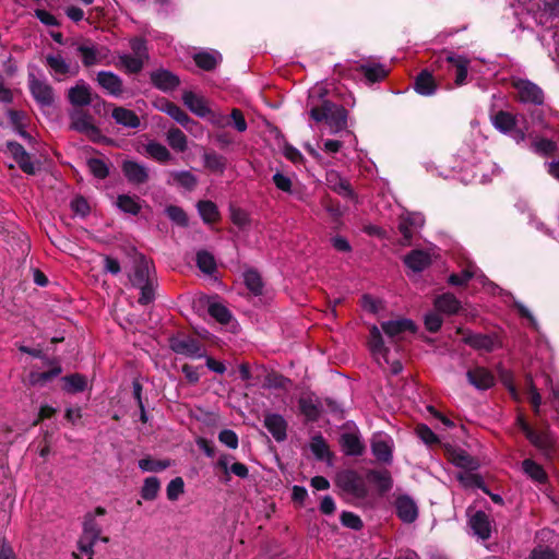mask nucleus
I'll return each mask as SVG.
<instances>
[{
    "instance_id": "1",
    "label": "nucleus",
    "mask_w": 559,
    "mask_h": 559,
    "mask_svg": "<svg viewBox=\"0 0 559 559\" xmlns=\"http://www.w3.org/2000/svg\"><path fill=\"white\" fill-rule=\"evenodd\" d=\"M309 114L316 122L324 121L331 133H338L347 128V109L332 100L324 99L321 105L312 107Z\"/></svg>"
},
{
    "instance_id": "2",
    "label": "nucleus",
    "mask_w": 559,
    "mask_h": 559,
    "mask_svg": "<svg viewBox=\"0 0 559 559\" xmlns=\"http://www.w3.org/2000/svg\"><path fill=\"white\" fill-rule=\"evenodd\" d=\"M335 485L343 492L354 498L365 499L368 496L366 481L355 469L347 468L337 472Z\"/></svg>"
},
{
    "instance_id": "3",
    "label": "nucleus",
    "mask_w": 559,
    "mask_h": 559,
    "mask_svg": "<svg viewBox=\"0 0 559 559\" xmlns=\"http://www.w3.org/2000/svg\"><path fill=\"white\" fill-rule=\"evenodd\" d=\"M511 86L516 91L515 99L522 104L540 106L544 104V91L527 79H513Z\"/></svg>"
},
{
    "instance_id": "4",
    "label": "nucleus",
    "mask_w": 559,
    "mask_h": 559,
    "mask_svg": "<svg viewBox=\"0 0 559 559\" xmlns=\"http://www.w3.org/2000/svg\"><path fill=\"white\" fill-rule=\"evenodd\" d=\"M456 332L462 334L464 344L476 350L491 353L496 347L501 346L499 337L496 334L474 333L462 328H459Z\"/></svg>"
},
{
    "instance_id": "5",
    "label": "nucleus",
    "mask_w": 559,
    "mask_h": 559,
    "mask_svg": "<svg viewBox=\"0 0 559 559\" xmlns=\"http://www.w3.org/2000/svg\"><path fill=\"white\" fill-rule=\"evenodd\" d=\"M131 251L134 253V273L131 277L132 285H144V283L156 280L153 261L147 259L143 253L138 252L134 247L131 248Z\"/></svg>"
},
{
    "instance_id": "6",
    "label": "nucleus",
    "mask_w": 559,
    "mask_h": 559,
    "mask_svg": "<svg viewBox=\"0 0 559 559\" xmlns=\"http://www.w3.org/2000/svg\"><path fill=\"white\" fill-rule=\"evenodd\" d=\"M31 95L40 107H51L55 104V90L47 82L38 80L35 74H28Z\"/></svg>"
},
{
    "instance_id": "7",
    "label": "nucleus",
    "mask_w": 559,
    "mask_h": 559,
    "mask_svg": "<svg viewBox=\"0 0 559 559\" xmlns=\"http://www.w3.org/2000/svg\"><path fill=\"white\" fill-rule=\"evenodd\" d=\"M169 347L178 355H185L191 358H200L203 356L201 353V343L188 335H177L169 338Z\"/></svg>"
},
{
    "instance_id": "8",
    "label": "nucleus",
    "mask_w": 559,
    "mask_h": 559,
    "mask_svg": "<svg viewBox=\"0 0 559 559\" xmlns=\"http://www.w3.org/2000/svg\"><path fill=\"white\" fill-rule=\"evenodd\" d=\"M70 129L86 134L93 141L100 135L99 128L93 122V117L87 111L74 110L70 114Z\"/></svg>"
},
{
    "instance_id": "9",
    "label": "nucleus",
    "mask_w": 559,
    "mask_h": 559,
    "mask_svg": "<svg viewBox=\"0 0 559 559\" xmlns=\"http://www.w3.org/2000/svg\"><path fill=\"white\" fill-rule=\"evenodd\" d=\"M8 152L11 154L14 162L19 165L20 169L26 175L34 176L37 173L35 164L32 162L31 154L24 146L16 141H8L5 143Z\"/></svg>"
},
{
    "instance_id": "10",
    "label": "nucleus",
    "mask_w": 559,
    "mask_h": 559,
    "mask_svg": "<svg viewBox=\"0 0 559 559\" xmlns=\"http://www.w3.org/2000/svg\"><path fill=\"white\" fill-rule=\"evenodd\" d=\"M121 171L127 181L133 186L144 185L150 179L147 167L132 159H124L122 162Z\"/></svg>"
},
{
    "instance_id": "11",
    "label": "nucleus",
    "mask_w": 559,
    "mask_h": 559,
    "mask_svg": "<svg viewBox=\"0 0 559 559\" xmlns=\"http://www.w3.org/2000/svg\"><path fill=\"white\" fill-rule=\"evenodd\" d=\"M445 456L453 465L466 471L472 472L479 467V462L477 459L468 454L467 451L452 447L450 444L445 447Z\"/></svg>"
},
{
    "instance_id": "12",
    "label": "nucleus",
    "mask_w": 559,
    "mask_h": 559,
    "mask_svg": "<svg viewBox=\"0 0 559 559\" xmlns=\"http://www.w3.org/2000/svg\"><path fill=\"white\" fill-rule=\"evenodd\" d=\"M526 439L547 456H551L556 452V440L548 427L542 430L533 428L532 435L528 433Z\"/></svg>"
},
{
    "instance_id": "13",
    "label": "nucleus",
    "mask_w": 559,
    "mask_h": 559,
    "mask_svg": "<svg viewBox=\"0 0 559 559\" xmlns=\"http://www.w3.org/2000/svg\"><path fill=\"white\" fill-rule=\"evenodd\" d=\"M381 329L384 334L391 338H402V335L405 332L416 333L417 326L415 322L411 319L401 318L397 320H389L381 323Z\"/></svg>"
},
{
    "instance_id": "14",
    "label": "nucleus",
    "mask_w": 559,
    "mask_h": 559,
    "mask_svg": "<svg viewBox=\"0 0 559 559\" xmlns=\"http://www.w3.org/2000/svg\"><path fill=\"white\" fill-rule=\"evenodd\" d=\"M395 512L397 518L406 523L412 524L418 518V507L414 499L408 495H400L395 500Z\"/></svg>"
},
{
    "instance_id": "15",
    "label": "nucleus",
    "mask_w": 559,
    "mask_h": 559,
    "mask_svg": "<svg viewBox=\"0 0 559 559\" xmlns=\"http://www.w3.org/2000/svg\"><path fill=\"white\" fill-rule=\"evenodd\" d=\"M466 378L471 385L480 391L488 390L496 383L493 373L489 369L480 366L468 369Z\"/></svg>"
},
{
    "instance_id": "16",
    "label": "nucleus",
    "mask_w": 559,
    "mask_h": 559,
    "mask_svg": "<svg viewBox=\"0 0 559 559\" xmlns=\"http://www.w3.org/2000/svg\"><path fill=\"white\" fill-rule=\"evenodd\" d=\"M263 425L275 441L283 442L287 439L288 424L282 415L276 413H266L264 415Z\"/></svg>"
},
{
    "instance_id": "17",
    "label": "nucleus",
    "mask_w": 559,
    "mask_h": 559,
    "mask_svg": "<svg viewBox=\"0 0 559 559\" xmlns=\"http://www.w3.org/2000/svg\"><path fill=\"white\" fill-rule=\"evenodd\" d=\"M68 99L74 107H84L94 103L91 87L83 80L68 90Z\"/></svg>"
},
{
    "instance_id": "18",
    "label": "nucleus",
    "mask_w": 559,
    "mask_h": 559,
    "mask_svg": "<svg viewBox=\"0 0 559 559\" xmlns=\"http://www.w3.org/2000/svg\"><path fill=\"white\" fill-rule=\"evenodd\" d=\"M151 82L156 88L163 92H170L179 86L180 79L175 73L160 69L151 73Z\"/></svg>"
},
{
    "instance_id": "19",
    "label": "nucleus",
    "mask_w": 559,
    "mask_h": 559,
    "mask_svg": "<svg viewBox=\"0 0 559 559\" xmlns=\"http://www.w3.org/2000/svg\"><path fill=\"white\" fill-rule=\"evenodd\" d=\"M414 91L421 96H431L438 90V83L428 69H423L415 78Z\"/></svg>"
},
{
    "instance_id": "20",
    "label": "nucleus",
    "mask_w": 559,
    "mask_h": 559,
    "mask_svg": "<svg viewBox=\"0 0 559 559\" xmlns=\"http://www.w3.org/2000/svg\"><path fill=\"white\" fill-rule=\"evenodd\" d=\"M338 442L342 451L347 456H360L366 451V447L361 442L360 437L354 432L342 433Z\"/></svg>"
},
{
    "instance_id": "21",
    "label": "nucleus",
    "mask_w": 559,
    "mask_h": 559,
    "mask_svg": "<svg viewBox=\"0 0 559 559\" xmlns=\"http://www.w3.org/2000/svg\"><path fill=\"white\" fill-rule=\"evenodd\" d=\"M96 81L110 95L120 96L123 92L122 80L111 71H99Z\"/></svg>"
},
{
    "instance_id": "22",
    "label": "nucleus",
    "mask_w": 559,
    "mask_h": 559,
    "mask_svg": "<svg viewBox=\"0 0 559 559\" xmlns=\"http://www.w3.org/2000/svg\"><path fill=\"white\" fill-rule=\"evenodd\" d=\"M469 526L474 534L480 539L487 540L491 536V525L489 516L481 510L476 511L469 519Z\"/></svg>"
},
{
    "instance_id": "23",
    "label": "nucleus",
    "mask_w": 559,
    "mask_h": 559,
    "mask_svg": "<svg viewBox=\"0 0 559 559\" xmlns=\"http://www.w3.org/2000/svg\"><path fill=\"white\" fill-rule=\"evenodd\" d=\"M445 60L455 69V85L462 86L466 84L469 60L464 56H455L451 52L445 53Z\"/></svg>"
},
{
    "instance_id": "24",
    "label": "nucleus",
    "mask_w": 559,
    "mask_h": 559,
    "mask_svg": "<svg viewBox=\"0 0 559 559\" xmlns=\"http://www.w3.org/2000/svg\"><path fill=\"white\" fill-rule=\"evenodd\" d=\"M160 109L187 130H191L192 126L198 124V122L191 119L182 108L170 100H164Z\"/></svg>"
},
{
    "instance_id": "25",
    "label": "nucleus",
    "mask_w": 559,
    "mask_h": 559,
    "mask_svg": "<svg viewBox=\"0 0 559 559\" xmlns=\"http://www.w3.org/2000/svg\"><path fill=\"white\" fill-rule=\"evenodd\" d=\"M366 478L377 487L381 495L386 493L393 487V479L388 469H369L366 474Z\"/></svg>"
},
{
    "instance_id": "26",
    "label": "nucleus",
    "mask_w": 559,
    "mask_h": 559,
    "mask_svg": "<svg viewBox=\"0 0 559 559\" xmlns=\"http://www.w3.org/2000/svg\"><path fill=\"white\" fill-rule=\"evenodd\" d=\"M433 306L437 311L448 316L456 314L462 308L461 301L452 293L437 296Z\"/></svg>"
},
{
    "instance_id": "27",
    "label": "nucleus",
    "mask_w": 559,
    "mask_h": 559,
    "mask_svg": "<svg viewBox=\"0 0 559 559\" xmlns=\"http://www.w3.org/2000/svg\"><path fill=\"white\" fill-rule=\"evenodd\" d=\"M182 102L198 117L204 118L211 114L206 100L202 96H198L191 91H186L182 94Z\"/></svg>"
},
{
    "instance_id": "28",
    "label": "nucleus",
    "mask_w": 559,
    "mask_h": 559,
    "mask_svg": "<svg viewBox=\"0 0 559 559\" xmlns=\"http://www.w3.org/2000/svg\"><path fill=\"white\" fill-rule=\"evenodd\" d=\"M371 452L377 461L391 464L393 460V450L389 440L383 437H374L371 440Z\"/></svg>"
},
{
    "instance_id": "29",
    "label": "nucleus",
    "mask_w": 559,
    "mask_h": 559,
    "mask_svg": "<svg viewBox=\"0 0 559 559\" xmlns=\"http://www.w3.org/2000/svg\"><path fill=\"white\" fill-rule=\"evenodd\" d=\"M111 117L115 119L116 123L127 128L135 129L139 128L141 123L139 116L133 110L121 106L114 107Z\"/></svg>"
},
{
    "instance_id": "30",
    "label": "nucleus",
    "mask_w": 559,
    "mask_h": 559,
    "mask_svg": "<svg viewBox=\"0 0 559 559\" xmlns=\"http://www.w3.org/2000/svg\"><path fill=\"white\" fill-rule=\"evenodd\" d=\"M404 263L414 272H421L430 265L431 259L424 250H412L404 257Z\"/></svg>"
},
{
    "instance_id": "31",
    "label": "nucleus",
    "mask_w": 559,
    "mask_h": 559,
    "mask_svg": "<svg viewBox=\"0 0 559 559\" xmlns=\"http://www.w3.org/2000/svg\"><path fill=\"white\" fill-rule=\"evenodd\" d=\"M493 127L502 133H510L516 127V116L506 111L499 110L491 116Z\"/></svg>"
},
{
    "instance_id": "32",
    "label": "nucleus",
    "mask_w": 559,
    "mask_h": 559,
    "mask_svg": "<svg viewBox=\"0 0 559 559\" xmlns=\"http://www.w3.org/2000/svg\"><path fill=\"white\" fill-rule=\"evenodd\" d=\"M62 390L69 394L84 392L87 389V379L81 373H72L62 378Z\"/></svg>"
},
{
    "instance_id": "33",
    "label": "nucleus",
    "mask_w": 559,
    "mask_h": 559,
    "mask_svg": "<svg viewBox=\"0 0 559 559\" xmlns=\"http://www.w3.org/2000/svg\"><path fill=\"white\" fill-rule=\"evenodd\" d=\"M197 209L205 224L216 223L221 218L218 207L213 201L201 200L197 203Z\"/></svg>"
},
{
    "instance_id": "34",
    "label": "nucleus",
    "mask_w": 559,
    "mask_h": 559,
    "mask_svg": "<svg viewBox=\"0 0 559 559\" xmlns=\"http://www.w3.org/2000/svg\"><path fill=\"white\" fill-rule=\"evenodd\" d=\"M116 206L123 213L136 216L142 205L140 198L136 195L119 194L116 200Z\"/></svg>"
},
{
    "instance_id": "35",
    "label": "nucleus",
    "mask_w": 559,
    "mask_h": 559,
    "mask_svg": "<svg viewBox=\"0 0 559 559\" xmlns=\"http://www.w3.org/2000/svg\"><path fill=\"white\" fill-rule=\"evenodd\" d=\"M368 345L372 354L381 355L388 361L389 348L384 345L381 331L376 325L370 328Z\"/></svg>"
},
{
    "instance_id": "36",
    "label": "nucleus",
    "mask_w": 559,
    "mask_h": 559,
    "mask_svg": "<svg viewBox=\"0 0 559 559\" xmlns=\"http://www.w3.org/2000/svg\"><path fill=\"white\" fill-rule=\"evenodd\" d=\"M523 472L534 481L545 484L548 480V475L544 467L532 459H525L522 462Z\"/></svg>"
},
{
    "instance_id": "37",
    "label": "nucleus",
    "mask_w": 559,
    "mask_h": 559,
    "mask_svg": "<svg viewBox=\"0 0 559 559\" xmlns=\"http://www.w3.org/2000/svg\"><path fill=\"white\" fill-rule=\"evenodd\" d=\"M310 450L319 461L331 460L333 457V453L330 451L328 442L320 433L312 437Z\"/></svg>"
},
{
    "instance_id": "38",
    "label": "nucleus",
    "mask_w": 559,
    "mask_h": 559,
    "mask_svg": "<svg viewBox=\"0 0 559 559\" xmlns=\"http://www.w3.org/2000/svg\"><path fill=\"white\" fill-rule=\"evenodd\" d=\"M243 281L246 287L250 290L254 296H260L263 293V281L260 273L254 269H249L243 273Z\"/></svg>"
},
{
    "instance_id": "39",
    "label": "nucleus",
    "mask_w": 559,
    "mask_h": 559,
    "mask_svg": "<svg viewBox=\"0 0 559 559\" xmlns=\"http://www.w3.org/2000/svg\"><path fill=\"white\" fill-rule=\"evenodd\" d=\"M357 70L371 83L380 82L388 75V71L380 63L360 64Z\"/></svg>"
},
{
    "instance_id": "40",
    "label": "nucleus",
    "mask_w": 559,
    "mask_h": 559,
    "mask_svg": "<svg viewBox=\"0 0 559 559\" xmlns=\"http://www.w3.org/2000/svg\"><path fill=\"white\" fill-rule=\"evenodd\" d=\"M203 160L206 169L217 174H223L227 165V159L216 152L204 153Z\"/></svg>"
},
{
    "instance_id": "41",
    "label": "nucleus",
    "mask_w": 559,
    "mask_h": 559,
    "mask_svg": "<svg viewBox=\"0 0 559 559\" xmlns=\"http://www.w3.org/2000/svg\"><path fill=\"white\" fill-rule=\"evenodd\" d=\"M335 177V182L332 179H329L330 188L333 192L337 193L343 198H347L350 200H357V194L353 190L348 180L338 177L337 175H333Z\"/></svg>"
},
{
    "instance_id": "42",
    "label": "nucleus",
    "mask_w": 559,
    "mask_h": 559,
    "mask_svg": "<svg viewBox=\"0 0 559 559\" xmlns=\"http://www.w3.org/2000/svg\"><path fill=\"white\" fill-rule=\"evenodd\" d=\"M170 177L173 182L185 188L188 191H193L198 186V178L188 170L171 171Z\"/></svg>"
},
{
    "instance_id": "43",
    "label": "nucleus",
    "mask_w": 559,
    "mask_h": 559,
    "mask_svg": "<svg viewBox=\"0 0 559 559\" xmlns=\"http://www.w3.org/2000/svg\"><path fill=\"white\" fill-rule=\"evenodd\" d=\"M498 376H499V379H500L501 383L503 384V386L509 391L511 397L514 401L520 402L521 395L515 385L513 372L503 367H499Z\"/></svg>"
},
{
    "instance_id": "44",
    "label": "nucleus",
    "mask_w": 559,
    "mask_h": 559,
    "mask_svg": "<svg viewBox=\"0 0 559 559\" xmlns=\"http://www.w3.org/2000/svg\"><path fill=\"white\" fill-rule=\"evenodd\" d=\"M159 490V479L155 476H150L144 479L140 495L143 500L153 501L157 498Z\"/></svg>"
},
{
    "instance_id": "45",
    "label": "nucleus",
    "mask_w": 559,
    "mask_h": 559,
    "mask_svg": "<svg viewBox=\"0 0 559 559\" xmlns=\"http://www.w3.org/2000/svg\"><path fill=\"white\" fill-rule=\"evenodd\" d=\"M100 534L102 526L97 523L94 514L92 512L86 513L83 521L82 536L85 538H92V540H98Z\"/></svg>"
},
{
    "instance_id": "46",
    "label": "nucleus",
    "mask_w": 559,
    "mask_h": 559,
    "mask_svg": "<svg viewBox=\"0 0 559 559\" xmlns=\"http://www.w3.org/2000/svg\"><path fill=\"white\" fill-rule=\"evenodd\" d=\"M62 372V367L58 361L53 362V366L43 372H32L31 381L33 384L45 385L47 382L51 381L53 378L58 377Z\"/></svg>"
},
{
    "instance_id": "47",
    "label": "nucleus",
    "mask_w": 559,
    "mask_h": 559,
    "mask_svg": "<svg viewBox=\"0 0 559 559\" xmlns=\"http://www.w3.org/2000/svg\"><path fill=\"white\" fill-rule=\"evenodd\" d=\"M197 266L205 274H213L216 271V262L214 255L206 251L200 250L195 258Z\"/></svg>"
},
{
    "instance_id": "48",
    "label": "nucleus",
    "mask_w": 559,
    "mask_h": 559,
    "mask_svg": "<svg viewBox=\"0 0 559 559\" xmlns=\"http://www.w3.org/2000/svg\"><path fill=\"white\" fill-rule=\"evenodd\" d=\"M532 148L536 154L542 156H551L557 152L558 145L552 140L546 138H536L532 142Z\"/></svg>"
},
{
    "instance_id": "49",
    "label": "nucleus",
    "mask_w": 559,
    "mask_h": 559,
    "mask_svg": "<svg viewBox=\"0 0 559 559\" xmlns=\"http://www.w3.org/2000/svg\"><path fill=\"white\" fill-rule=\"evenodd\" d=\"M167 141L171 148L177 152L187 150V136L179 128H170L167 132Z\"/></svg>"
},
{
    "instance_id": "50",
    "label": "nucleus",
    "mask_w": 559,
    "mask_h": 559,
    "mask_svg": "<svg viewBox=\"0 0 559 559\" xmlns=\"http://www.w3.org/2000/svg\"><path fill=\"white\" fill-rule=\"evenodd\" d=\"M91 174L97 179H106L109 176V166L102 158L91 157L86 160Z\"/></svg>"
},
{
    "instance_id": "51",
    "label": "nucleus",
    "mask_w": 559,
    "mask_h": 559,
    "mask_svg": "<svg viewBox=\"0 0 559 559\" xmlns=\"http://www.w3.org/2000/svg\"><path fill=\"white\" fill-rule=\"evenodd\" d=\"M170 466V461L168 460H156L152 456L143 457L139 461V467L143 472H154L158 473L165 471Z\"/></svg>"
},
{
    "instance_id": "52",
    "label": "nucleus",
    "mask_w": 559,
    "mask_h": 559,
    "mask_svg": "<svg viewBox=\"0 0 559 559\" xmlns=\"http://www.w3.org/2000/svg\"><path fill=\"white\" fill-rule=\"evenodd\" d=\"M207 312L221 324H227L231 320V312L221 302H211Z\"/></svg>"
},
{
    "instance_id": "53",
    "label": "nucleus",
    "mask_w": 559,
    "mask_h": 559,
    "mask_svg": "<svg viewBox=\"0 0 559 559\" xmlns=\"http://www.w3.org/2000/svg\"><path fill=\"white\" fill-rule=\"evenodd\" d=\"M146 153L155 160L164 164L171 157L168 148L158 142H150L146 145Z\"/></svg>"
},
{
    "instance_id": "54",
    "label": "nucleus",
    "mask_w": 559,
    "mask_h": 559,
    "mask_svg": "<svg viewBox=\"0 0 559 559\" xmlns=\"http://www.w3.org/2000/svg\"><path fill=\"white\" fill-rule=\"evenodd\" d=\"M193 60L200 69L207 72L213 71L218 63L215 55L207 51L194 53Z\"/></svg>"
},
{
    "instance_id": "55",
    "label": "nucleus",
    "mask_w": 559,
    "mask_h": 559,
    "mask_svg": "<svg viewBox=\"0 0 559 559\" xmlns=\"http://www.w3.org/2000/svg\"><path fill=\"white\" fill-rule=\"evenodd\" d=\"M397 229L403 236L402 240L400 241L402 246H411L414 235V228H413V218L412 216L401 217Z\"/></svg>"
},
{
    "instance_id": "56",
    "label": "nucleus",
    "mask_w": 559,
    "mask_h": 559,
    "mask_svg": "<svg viewBox=\"0 0 559 559\" xmlns=\"http://www.w3.org/2000/svg\"><path fill=\"white\" fill-rule=\"evenodd\" d=\"M157 286V280H154L148 283H144V285H136L135 287L140 289V297L138 302L142 306H146L155 300V289Z\"/></svg>"
},
{
    "instance_id": "57",
    "label": "nucleus",
    "mask_w": 559,
    "mask_h": 559,
    "mask_svg": "<svg viewBox=\"0 0 559 559\" xmlns=\"http://www.w3.org/2000/svg\"><path fill=\"white\" fill-rule=\"evenodd\" d=\"M474 265H468L461 273H452L448 277V284L452 286H466L474 277Z\"/></svg>"
},
{
    "instance_id": "58",
    "label": "nucleus",
    "mask_w": 559,
    "mask_h": 559,
    "mask_svg": "<svg viewBox=\"0 0 559 559\" xmlns=\"http://www.w3.org/2000/svg\"><path fill=\"white\" fill-rule=\"evenodd\" d=\"M457 479L465 486V487H475L480 489L484 493H489V488L485 484L483 477L479 474H460L457 476Z\"/></svg>"
},
{
    "instance_id": "59",
    "label": "nucleus",
    "mask_w": 559,
    "mask_h": 559,
    "mask_svg": "<svg viewBox=\"0 0 559 559\" xmlns=\"http://www.w3.org/2000/svg\"><path fill=\"white\" fill-rule=\"evenodd\" d=\"M168 218L180 227H187L189 225V218L182 207L178 205H168L165 209Z\"/></svg>"
},
{
    "instance_id": "60",
    "label": "nucleus",
    "mask_w": 559,
    "mask_h": 559,
    "mask_svg": "<svg viewBox=\"0 0 559 559\" xmlns=\"http://www.w3.org/2000/svg\"><path fill=\"white\" fill-rule=\"evenodd\" d=\"M119 62L129 73H139L144 66V59L131 55L120 56Z\"/></svg>"
},
{
    "instance_id": "61",
    "label": "nucleus",
    "mask_w": 559,
    "mask_h": 559,
    "mask_svg": "<svg viewBox=\"0 0 559 559\" xmlns=\"http://www.w3.org/2000/svg\"><path fill=\"white\" fill-rule=\"evenodd\" d=\"M185 492V481L182 477L178 476L173 478L166 488L167 499L176 501Z\"/></svg>"
},
{
    "instance_id": "62",
    "label": "nucleus",
    "mask_w": 559,
    "mask_h": 559,
    "mask_svg": "<svg viewBox=\"0 0 559 559\" xmlns=\"http://www.w3.org/2000/svg\"><path fill=\"white\" fill-rule=\"evenodd\" d=\"M341 524L354 531H360L364 527V522L359 515L350 511H343L340 515Z\"/></svg>"
},
{
    "instance_id": "63",
    "label": "nucleus",
    "mask_w": 559,
    "mask_h": 559,
    "mask_svg": "<svg viewBox=\"0 0 559 559\" xmlns=\"http://www.w3.org/2000/svg\"><path fill=\"white\" fill-rule=\"evenodd\" d=\"M46 64L57 74L67 75L70 72V66L61 56L48 55L46 57Z\"/></svg>"
},
{
    "instance_id": "64",
    "label": "nucleus",
    "mask_w": 559,
    "mask_h": 559,
    "mask_svg": "<svg viewBox=\"0 0 559 559\" xmlns=\"http://www.w3.org/2000/svg\"><path fill=\"white\" fill-rule=\"evenodd\" d=\"M415 432L427 445L438 444L440 442L437 435L426 424H418L415 428Z\"/></svg>"
}]
</instances>
